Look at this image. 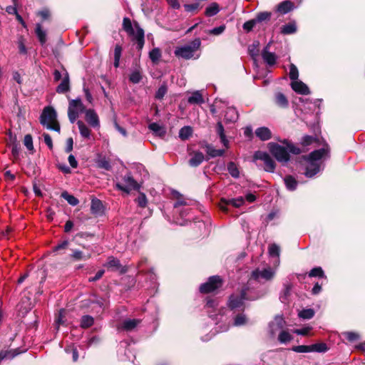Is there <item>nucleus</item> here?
<instances>
[{"label":"nucleus","instance_id":"obj_10","mask_svg":"<svg viewBox=\"0 0 365 365\" xmlns=\"http://www.w3.org/2000/svg\"><path fill=\"white\" fill-rule=\"evenodd\" d=\"M85 107L81 98L70 101L68 109V116L71 123H73L78 118L79 113L85 112Z\"/></svg>","mask_w":365,"mask_h":365},{"label":"nucleus","instance_id":"obj_42","mask_svg":"<svg viewBox=\"0 0 365 365\" xmlns=\"http://www.w3.org/2000/svg\"><path fill=\"white\" fill-rule=\"evenodd\" d=\"M123 28L128 35L134 34V29L129 18L125 17L123 21Z\"/></svg>","mask_w":365,"mask_h":365},{"label":"nucleus","instance_id":"obj_12","mask_svg":"<svg viewBox=\"0 0 365 365\" xmlns=\"http://www.w3.org/2000/svg\"><path fill=\"white\" fill-rule=\"evenodd\" d=\"M104 266L113 272L118 271L121 274L128 272L127 267L123 266L120 264V260L113 256H110L108 257L107 262Z\"/></svg>","mask_w":365,"mask_h":365},{"label":"nucleus","instance_id":"obj_26","mask_svg":"<svg viewBox=\"0 0 365 365\" xmlns=\"http://www.w3.org/2000/svg\"><path fill=\"white\" fill-rule=\"evenodd\" d=\"M238 119V113L235 108H227L225 114V120L226 123H234Z\"/></svg>","mask_w":365,"mask_h":365},{"label":"nucleus","instance_id":"obj_51","mask_svg":"<svg viewBox=\"0 0 365 365\" xmlns=\"http://www.w3.org/2000/svg\"><path fill=\"white\" fill-rule=\"evenodd\" d=\"M61 196L66 200V201L73 206L77 205L79 202L78 200L72 195L68 194L67 192L62 193Z\"/></svg>","mask_w":365,"mask_h":365},{"label":"nucleus","instance_id":"obj_47","mask_svg":"<svg viewBox=\"0 0 365 365\" xmlns=\"http://www.w3.org/2000/svg\"><path fill=\"white\" fill-rule=\"evenodd\" d=\"M130 81L133 83H139L142 79V73L139 69H135L132 71L129 78Z\"/></svg>","mask_w":365,"mask_h":365},{"label":"nucleus","instance_id":"obj_37","mask_svg":"<svg viewBox=\"0 0 365 365\" xmlns=\"http://www.w3.org/2000/svg\"><path fill=\"white\" fill-rule=\"evenodd\" d=\"M122 51L123 48L121 46L117 44L115 46L114 48V53H113V57H114V62L113 66L115 68H118L120 65V59L122 55Z\"/></svg>","mask_w":365,"mask_h":365},{"label":"nucleus","instance_id":"obj_57","mask_svg":"<svg viewBox=\"0 0 365 365\" xmlns=\"http://www.w3.org/2000/svg\"><path fill=\"white\" fill-rule=\"evenodd\" d=\"M282 143L287 145L288 152L296 155L299 154L301 153L300 148L296 147L292 143H289L287 140H283Z\"/></svg>","mask_w":365,"mask_h":365},{"label":"nucleus","instance_id":"obj_14","mask_svg":"<svg viewBox=\"0 0 365 365\" xmlns=\"http://www.w3.org/2000/svg\"><path fill=\"white\" fill-rule=\"evenodd\" d=\"M85 120L93 128L100 127V120L98 115L93 109H87L85 110Z\"/></svg>","mask_w":365,"mask_h":365},{"label":"nucleus","instance_id":"obj_15","mask_svg":"<svg viewBox=\"0 0 365 365\" xmlns=\"http://www.w3.org/2000/svg\"><path fill=\"white\" fill-rule=\"evenodd\" d=\"M8 145L11 149V154L14 160H17L21 150V145L19 143L17 142L16 135H13L11 132L9 135Z\"/></svg>","mask_w":365,"mask_h":365},{"label":"nucleus","instance_id":"obj_62","mask_svg":"<svg viewBox=\"0 0 365 365\" xmlns=\"http://www.w3.org/2000/svg\"><path fill=\"white\" fill-rule=\"evenodd\" d=\"M42 136L43 137L44 142L47 145L48 148L50 150H52L53 149V142H52V139H51V137L50 136V135L44 133H43Z\"/></svg>","mask_w":365,"mask_h":365},{"label":"nucleus","instance_id":"obj_28","mask_svg":"<svg viewBox=\"0 0 365 365\" xmlns=\"http://www.w3.org/2000/svg\"><path fill=\"white\" fill-rule=\"evenodd\" d=\"M204 147L206 148V152H207V155L210 158H215V157H218V156H222L225 153V150H224L215 149L211 145H210V144H208L207 143H205V146Z\"/></svg>","mask_w":365,"mask_h":365},{"label":"nucleus","instance_id":"obj_6","mask_svg":"<svg viewBox=\"0 0 365 365\" xmlns=\"http://www.w3.org/2000/svg\"><path fill=\"white\" fill-rule=\"evenodd\" d=\"M247 288H243L241 289L240 294H232L229 297L227 307L231 310L236 309H244L245 300L247 299Z\"/></svg>","mask_w":365,"mask_h":365},{"label":"nucleus","instance_id":"obj_23","mask_svg":"<svg viewBox=\"0 0 365 365\" xmlns=\"http://www.w3.org/2000/svg\"><path fill=\"white\" fill-rule=\"evenodd\" d=\"M308 164L306 167L304 175L307 178H312L319 171V165L317 162L307 160Z\"/></svg>","mask_w":365,"mask_h":365},{"label":"nucleus","instance_id":"obj_63","mask_svg":"<svg viewBox=\"0 0 365 365\" xmlns=\"http://www.w3.org/2000/svg\"><path fill=\"white\" fill-rule=\"evenodd\" d=\"M200 4L198 3L185 4V10L187 12H192L197 10L199 8Z\"/></svg>","mask_w":365,"mask_h":365},{"label":"nucleus","instance_id":"obj_24","mask_svg":"<svg viewBox=\"0 0 365 365\" xmlns=\"http://www.w3.org/2000/svg\"><path fill=\"white\" fill-rule=\"evenodd\" d=\"M204 160L205 156L202 152L195 151L193 152L192 157L189 160V165L191 167H197L203 162Z\"/></svg>","mask_w":365,"mask_h":365},{"label":"nucleus","instance_id":"obj_20","mask_svg":"<svg viewBox=\"0 0 365 365\" xmlns=\"http://www.w3.org/2000/svg\"><path fill=\"white\" fill-rule=\"evenodd\" d=\"M262 56L264 61L269 66H274L277 61V56L274 53L268 51V46L264 48Z\"/></svg>","mask_w":365,"mask_h":365},{"label":"nucleus","instance_id":"obj_60","mask_svg":"<svg viewBox=\"0 0 365 365\" xmlns=\"http://www.w3.org/2000/svg\"><path fill=\"white\" fill-rule=\"evenodd\" d=\"M71 258H73L76 261H78V260L86 259V257L83 255V252H81L80 250H74L73 252V253L71 255Z\"/></svg>","mask_w":365,"mask_h":365},{"label":"nucleus","instance_id":"obj_64","mask_svg":"<svg viewBox=\"0 0 365 365\" xmlns=\"http://www.w3.org/2000/svg\"><path fill=\"white\" fill-rule=\"evenodd\" d=\"M308 101L307 98H304L303 97L294 96L292 98V102L294 105L298 106L300 103H303Z\"/></svg>","mask_w":365,"mask_h":365},{"label":"nucleus","instance_id":"obj_49","mask_svg":"<svg viewBox=\"0 0 365 365\" xmlns=\"http://www.w3.org/2000/svg\"><path fill=\"white\" fill-rule=\"evenodd\" d=\"M292 339V336L287 331H282L278 336L280 343L285 344Z\"/></svg>","mask_w":365,"mask_h":365},{"label":"nucleus","instance_id":"obj_1","mask_svg":"<svg viewBox=\"0 0 365 365\" xmlns=\"http://www.w3.org/2000/svg\"><path fill=\"white\" fill-rule=\"evenodd\" d=\"M201 41L199 38H195L188 44L178 46L174 51V54L178 58L183 59L198 58L199 55L195 56V53L200 49Z\"/></svg>","mask_w":365,"mask_h":365},{"label":"nucleus","instance_id":"obj_32","mask_svg":"<svg viewBox=\"0 0 365 365\" xmlns=\"http://www.w3.org/2000/svg\"><path fill=\"white\" fill-rule=\"evenodd\" d=\"M220 11L219 4L216 2L210 4L205 11V15L208 17L215 16Z\"/></svg>","mask_w":365,"mask_h":365},{"label":"nucleus","instance_id":"obj_44","mask_svg":"<svg viewBox=\"0 0 365 365\" xmlns=\"http://www.w3.org/2000/svg\"><path fill=\"white\" fill-rule=\"evenodd\" d=\"M272 13L268 11H263L259 12L257 14L256 17L255 18V21L258 23H261L262 21H269L271 18Z\"/></svg>","mask_w":365,"mask_h":365},{"label":"nucleus","instance_id":"obj_56","mask_svg":"<svg viewBox=\"0 0 365 365\" xmlns=\"http://www.w3.org/2000/svg\"><path fill=\"white\" fill-rule=\"evenodd\" d=\"M135 202L140 207H145L148 203L146 195L143 192H140L138 197L135 200Z\"/></svg>","mask_w":365,"mask_h":365},{"label":"nucleus","instance_id":"obj_50","mask_svg":"<svg viewBox=\"0 0 365 365\" xmlns=\"http://www.w3.org/2000/svg\"><path fill=\"white\" fill-rule=\"evenodd\" d=\"M314 316V311L312 309H304L299 313V317L304 319H312Z\"/></svg>","mask_w":365,"mask_h":365},{"label":"nucleus","instance_id":"obj_34","mask_svg":"<svg viewBox=\"0 0 365 365\" xmlns=\"http://www.w3.org/2000/svg\"><path fill=\"white\" fill-rule=\"evenodd\" d=\"M187 101L190 104L201 105L205 103V99L201 93H192Z\"/></svg>","mask_w":365,"mask_h":365},{"label":"nucleus","instance_id":"obj_9","mask_svg":"<svg viewBox=\"0 0 365 365\" xmlns=\"http://www.w3.org/2000/svg\"><path fill=\"white\" fill-rule=\"evenodd\" d=\"M53 80L56 82L61 81L57 86L56 91H69V76L67 71L64 68L61 70L55 69L53 73Z\"/></svg>","mask_w":365,"mask_h":365},{"label":"nucleus","instance_id":"obj_53","mask_svg":"<svg viewBox=\"0 0 365 365\" xmlns=\"http://www.w3.org/2000/svg\"><path fill=\"white\" fill-rule=\"evenodd\" d=\"M292 350L297 353H308L312 352L311 345H299L294 346Z\"/></svg>","mask_w":365,"mask_h":365},{"label":"nucleus","instance_id":"obj_30","mask_svg":"<svg viewBox=\"0 0 365 365\" xmlns=\"http://www.w3.org/2000/svg\"><path fill=\"white\" fill-rule=\"evenodd\" d=\"M284 182L286 185V187L290 190L294 191L297 189L298 182L297 180L292 175H287L284 178Z\"/></svg>","mask_w":365,"mask_h":365},{"label":"nucleus","instance_id":"obj_31","mask_svg":"<svg viewBox=\"0 0 365 365\" xmlns=\"http://www.w3.org/2000/svg\"><path fill=\"white\" fill-rule=\"evenodd\" d=\"M140 322V320H139V319H125L123 321V322L122 324V328H123V329H124L125 331H131L133 329H135Z\"/></svg>","mask_w":365,"mask_h":365},{"label":"nucleus","instance_id":"obj_3","mask_svg":"<svg viewBox=\"0 0 365 365\" xmlns=\"http://www.w3.org/2000/svg\"><path fill=\"white\" fill-rule=\"evenodd\" d=\"M115 187L128 195L131 190H138L140 185L133 178L130 173H128L121 178V181H118L115 184Z\"/></svg>","mask_w":365,"mask_h":365},{"label":"nucleus","instance_id":"obj_4","mask_svg":"<svg viewBox=\"0 0 365 365\" xmlns=\"http://www.w3.org/2000/svg\"><path fill=\"white\" fill-rule=\"evenodd\" d=\"M223 280L219 275L211 276L207 281L200 286L199 290L202 294H209L221 288Z\"/></svg>","mask_w":365,"mask_h":365},{"label":"nucleus","instance_id":"obj_8","mask_svg":"<svg viewBox=\"0 0 365 365\" xmlns=\"http://www.w3.org/2000/svg\"><path fill=\"white\" fill-rule=\"evenodd\" d=\"M253 160H261L264 163V170L268 173H274L276 163L272 157L266 152L257 150L254 153Z\"/></svg>","mask_w":365,"mask_h":365},{"label":"nucleus","instance_id":"obj_48","mask_svg":"<svg viewBox=\"0 0 365 365\" xmlns=\"http://www.w3.org/2000/svg\"><path fill=\"white\" fill-rule=\"evenodd\" d=\"M318 141H319V140L317 139V137L312 136V135H304L302 138L301 144L303 146L306 147V146L313 144L314 143H317Z\"/></svg>","mask_w":365,"mask_h":365},{"label":"nucleus","instance_id":"obj_39","mask_svg":"<svg viewBox=\"0 0 365 365\" xmlns=\"http://www.w3.org/2000/svg\"><path fill=\"white\" fill-rule=\"evenodd\" d=\"M312 352L324 353L329 350L326 343L321 342L311 345Z\"/></svg>","mask_w":365,"mask_h":365},{"label":"nucleus","instance_id":"obj_36","mask_svg":"<svg viewBox=\"0 0 365 365\" xmlns=\"http://www.w3.org/2000/svg\"><path fill=\"white\" fill-rule=\"evenodd\" d=\"M35 33L41 44L43 45L46 41V32L43 30L41 24H36Z\"/></svg>","mask_w":365,"mask_h":365},{"label":"nucleus","instance_id":"obj_27","mask_svg":"<svg viewBox=\"0 0 365 365\" xmlns=\"http://www.w3.org/2000/svg\"><path fill=\"white\" fill-rule=\"evenodd\" d=\"M216 132L220 138L221 143L224 145V146L228 148L229 141L226 138L223 125L220 121L217 122L216 124Z\"/></svg>","mask_w":365,"mask_h":365},{"label":"nucleus","instance_id":"obj_41","mask_svg":"<svg viewBox=\"0 0 365 365\" xmlns=\"http://www.w3.org/2000/svg\"><path fill=\"white\" fill-rule=\"evenodd\" d=\"M227 170L232 178H238L240 177L239 169L234 162H230L227 164Z\"/></svg>","mask_w":365,"mask_h":365},{"label":"nucleus","instance_id":"obj_61","mask_svg":"<svg viewBox=\"0 0 365 365\" xmlns=\"http://www.w3.org/2000/svg\"><path fill=\"white\" fill-rule=\"evenodd\" d=\"M225 30V26L221 25L220 26L215 27V28L210 30L209 34L217 36V35H220L222 33H223Z\"/></svg>","mask_w":365,"mask_h":365},{"label":"nucleus","instance_id":"obj_55","mask_svg":"<svg viewBox=\"0 0 365 365\" xmlns=\"http://www.w3.org/2000/svg\"><path fill=\"white\" fill-rule=\"evenodd\" d=\"M258 46H259V42L256 41V42H254L252 44L250 45L248 47L249 54L254 58L258 56V53H259Z\"/></svg>","mask_w":365,"mask_h":365},{"label":"nucleus","instance_id":"obj_13","mask_svg":"<svg viewBox=\"0 0 365 365\" xmlns=\"http://www.w3.org/2000/svg\"><path fill=\"white\" fill-rule=\"evenodd\" d=\"M245 202L244 198L242 197H239L237 198H232L226 200L225 198H222L220 203V208L223 212H227L228 209L227 207V205H231L235 207H240Z\"/></svg>","mask_w":365,"mask_h":365},{"label":"nucleus","instance_id":"obj_7","mask_svg":"<svg viewBox=\"0 0 365 365\" xmlns=\"http://www.w3.org/2000/svg\"><path fill=\"white\" fill-rule=\"evenodd\" d=\"M289 77L292 80L291 87L294 91H309L307 86L298 79L299 71L293 63L289 66Z\"/></svg>","mask_w":365,"mask_h":365},{"label":"nucleus","instance_id":"obj_21","mask_svg":"<svg viewBox=\"0 0 365 365\" xmlns=\"http://www.w3.org/2000/svg\"><path fill=\"white\" fill-rule=\"evenodd\" d=\"M294 9V4L289 0H286L277 5L276 11L281 14H286Z\"/></svg>","mask_w":365,"mask_h":365},{"label":"nucleus","instance_id":"obj_2","mask_svg":"<svg viewBox=\"0 0 365 365\" xmlns=\"http://www.w3.org/2000/svg\"><path fill=\"white\" fill-rule=\"evenodd\" d=\"M39 120L40 123L47 129L60 133L61 127L57 120V113L53 107H45L40 115Z\"/></svg>","mask_w":365,"mask_h":365},{"label":"nucleus","instance_id":"obj_54","mask_svg":"<svg viewBox=\"0 0 365 365\" xmlns=\"http://www.w3.org/2000/svg\"><path fill=\"white\" fill-rule=\"evenodd\" d=\"M97 165L98 168L104 169L106 170H110L111 169V165L108 160L106 158H101L97 161Z\"/></svg>","mask_w":365,"mask_h":365},{"label":"nucleus","instance_id":"obj_17","mask_svg":"<svg viewBox=\"0 0 365 365\" xmlns=\"http://www.w3.org/2000/svg\"><path fill=\"white\" fill-rule=\"evenodd\" d=\"M329 152V146L327 144H326L324 148L311 152L307 156V160L317 162V160L322 159L324 156L327 155Z\"/></svg>","mask_w":365,"mask_h":365},{"label":"nucleus","instance_id":"obj_22","mask_svg":"<svg viewBox=\"0 0 365 365\" xmlns=\"http://www.w3.org/2000/svg\"><path fill=\"white\" fill-rule=\"evenodd\" d=\"M256 136L262 141H266L272 138V132L267 127H260L255 130Z\"/></svg>","mask_w":365,"mask_h":365},{"label":"nucleus","instance_id":"obj_16","mask_svg":"<svg viewBox=\"0 0 365 365\" xmlns=\"http://www.w3.org/2000/svg\"><path fill=\"white\" fill-rule=\"evenodd\" d=\"M274 274L271 268H266L262 270L257 269L252 272V278L255 280H259V278L269 280L274 277Z\"/></svg>","mask_w":365,"mask_h":365},{"label":"nucleus","instance_id":"obj_46","mask_svg":"<svg viewBox=\"0 0 365 365\" xmlns=\"http://www.w3.org/2000/svg\"><path fill=\"white\" fill-rule=\"evenodd\" d=\"M6 11L9 14H15L16 19L23 25V17L18 13L16 5L8 6L6 8Z\"/></svg>","mask_w":365,"mask_h":365},{"label":"nucleus","instance_id":"obj_25","mask_svg":"<svg viewBox=\"0 0 365 365\" xmlns=\"http://www.w3.org/2000/svg\"><path fill=\"white\" fill-rule=\"evenodd\" d=\"M148 128L153 132V133L158 137L163 138L166 134V130L164 126L159 125L157 123H152L149 124Z\"/></svg>","mask_w":365,"mask_h":365},{"label":"nucleus","instance_id":"obj_59","mask_svg":"<svg viewBox=\"0 0 365 365\" xmlns=\"http://www.w3.org/2000/svg\"><path fill=\"white\" fill-rule=\"evenodd\" d=\"M256 24L257 22L255 21V19H253L245 22L242 27L245 31H246L247 32H250L253 29Z\"/></svg>","mask_w":365,"mask_h":365},{"label":"nucleus","instance_id":"obj_11","mask_svg":"<svg viewBox=\"0 0 365 365\" xmlns=\"http://www.w3.org/2000/svg\"><path fill=\"white\" fill-rule=\"evenodd\" d=\"M134 26V34L129 36L132 38V41L136 43V48L141 51L145 43V33L138 23H135Z\"/></svg>","mask_w":365,"mask_h":365},{"label":"nucleus","instance_id":"obj_45","mask_svg":"<svg viewBox=\"0 0 365 365\" xmlns=\"http://www.w3.org/2000/svg\"><path fill=\"white\" fill-rule=\"evenodd\" d=\"M94 319L89 315H84L81 320V327L82 328H88L93 324Z\"/></svg>","mask_w":365,"mask_h":365},{"label":"nucleus","instance_id":"obj_29","mask_svg":"<svg viewBox=\"0 0 365 365\" xmlns=\"http://www.w3.org/2000/svg\"><path fill=\"white\" fill-rule=\"evenodd\" d=\"M77 125L81 135L84 138L89 139L91 133V129L81 120H78Z\"/></svg>","mask_w":365,"mask_h":365},{"label":"nucleus","instance_id":"obj_40","mask_svg":"<svg viewBox=\"0 0 365 365\" xmlns=\"http://www.w3.org/2000/svg\"><path fill=\"white\" fill-rule=\"evenodd\" d=\"M161 56L162 53L159 48H154L149 52V58L154 63H158Z\"/></svg>","mask_w":365,"mask_h":365},{"label":"nucleus","instance_id":"obj_58","mask_svg":"<svg viewBox=\"0 0 365 365\" xmlns=\"http://www.w3.org/2000/svg\"><path fill=\"white\" fill-rule=\"evenodd\" d=\"M247 322L246 316L243 314H237L235 318L234 324L235 326L244 325Z\"/></svg>","mask_w":365,"mask_h":365},{"label":"nucleus","instance_id":"obj_52","mask_svg":"<svg viewBox=\"0 0 365 365\" xmlns=\"http://www.w3.org/2000/svg\"><path fill=\"white\" fill-rule=\"evenodd\" d=\"M268 252L270 257H279L280 248L276 244H272L269 246Z\"/></svg>","mask_w":365,"mask_h":365},{"label":"nucleus","instance_id":"obj_5","mask_svg":"<svg viewBox=\"0 0 365 365\" xmlns=\"http://www.w3.org/2000/svg\"><path fill=\"white\" fill-rule=\"evenodd\" d=\"M271 154L280 163H287L289 160L290 156L287 149L276 143H269L267 145Z\"/></svg>","mask_w":365,"mask_h":365},{"label":"nucleus","instance_id":"obj_33","mask_svg":"<svg viewBox=\"0 0 365 365\" xmlns=\"http://www.w3.org/2000/svg\"><path fill=\"white\" fill-rule=\"evenodd\" d=\"M192 128L189 125L183 126L179 131V138L182 140H188L192 135Z\"/></svg>","mask_w":365,"mask_h":365},{"label":"nucleus","instance_id":"obj_19","mask_svg":"<svg viewBox=\"0 0 365 365\" xmlns=\"http://www.w3.org/2000/svg\"><path fill=\"white\" fill-rule=\"evenodd\" d=\"M289 97L284 93H277L274 96L275 104L281 108H287L289 107Z\"/></svg>","mask_w":365,"mask_h":365},{"label":"nucleus","instance_id":"obj_18","mask_svg":"<svg viewBox=\"0 0 365 365\" xmlns=\"http://www.w3.org/2000/svg\"><path fill=\"white\" fill-rule=\"evenodd\" d=\"M307 274H297V279L299 280L304 279ZM309 277H319L322 279H327V277L321 267H316L312 269L308 273Z\"/></svg>","mask_w":365,"mask_h":365},{"label":"nucleus","instance_id":"obj_43","mask_svg":"<svg viewBox=\"0 0 365 365\" xmlns=\"http://www.w3.org/2000/svg\"><path fill=\"white\" fill-rule=\"evenodd\" d=\"M24 146H26V149L31 154H33L35 152L33 145V138L30 134L24 135Z\"/></svg>","mask_w":365,"mask_h":365},{"label":"nucleus","instance_id":"obj_35","mask_svg":"<svg viewBox=\"0 0 365 365\" xmlns=\"http://www.w3.org/2000/svg\"><path fill=\"white\" fill-rule=\"evenodd\" d=\"M103 204L98 199L91 200V210L93 214H100L102 212Z\"/></svg>","mask_w":365,"mask_h":365},{"label":"nucleus","instance_id":"obj_38","mask_svg":"<svg viewBox=\"0 0 365 365\" xmlns=\"http://www.w3.org/2000/svg\"><path fill=\"white\" fill-rule=\"evenodd\" d=\"M297 31V26L294 22L289 23L281 28V33L285 35L292 34Z\"/></svg>","mask_w":365,"mask_h":365}]
</instances>
